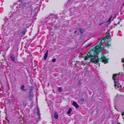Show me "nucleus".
Instances as JSON below:
<instances>
[{
    "mask_svg": "<svg viewBox=\"0 0 124 124\" xmlns=\"http://www.w3.org/2000/svg\"><path fill=\"white\" fill-rule=\"evenodd\" d=\"M36 69H34V70H35Z\"/></svg>",
    "mask_w": 124,
    "mask_h": 124,
    "instance_id": "nucleus-26",
    "label": "nucleus"
},
{
    "mask_svg": "<svg viewBox=\"0 0 124 124\" xmlns=\"http://www.w3.org/2000/svg\"><path fill=\"white\" fill-rule=\"evenodd\" d=\"M48 50H47L45 54L44 57V59L45 60L46 59L48 55Z\"/></svg>",
    "mask_w": 124,
    "mask_h": 124,
    "instance_id": "nucleus-11",
    "label": "nucleus"
},
{
    "mask_svg": "<svg viewBox=\"0 0 124 124\" xmlns=\"http://www.w3.org/2000/svg\"><path fill=\"white\" fill-rule=\"evenodd\" d=\"M84 98H82L78 102L80 104H82L84 102Z\"/></svg>",
    "mask_w": 124,
    "mask_h": 124,
    "instance_id": "nucleus-9",
    "label": "nucleus"
},
{
    "mask_svg": "<svg viewBox=\"0 0 124 124\" xmlns=\"http://www.w3.org/2000/svg\"><path fill=\"white\" fill-rule=\"evenodd\" d=\"M102 24V23H101L100 24V25H101Z\"/></svg>",
    "mask_w": 124,
    "mask_h": 124,
    "instance_id": "nucleus-25",
    "label": "nucleus"
},
{
    "mask_svg": "<svg viewBox=\"0 0 124 124\" xmlns=\"http://www.w3.org/2000/svg\"><path fill=\"white\" fill-rule=\"evenodd\" d=\"M27 103H25L24 102H23V105L25 106H26V105H27Z\"/></svg>",
    "mask_w": 124,
    "mask_h": 124,
    "instance_id": "nucleus-21",
    "label": "nucleus"
},
{
    "mask_svg": "<svg viewBox=\"0 0 124 124\" xmlns=\"http://www.w3.org/2000/svg\"><path fill=\"white\" fill-rule=\"evenodd\" d=\"M92 57L90 58H91V59L90 61L88 62L89 63H90L91 62L95 63L97 65L98 64L99 60L100 59L101 60L100 61V62H104L105 64L108 62V60L107 59H106L104 55L101 56V59L98 58L96 60V59L95 58H93Z\"/></svg>",
    "mask_w": 124,
    "mask_h": 124,
    "instance_id": "nucleus-2",
    "label": "nucleus"
},
{
    "mask_svg": "<svg viewBox=\"0 0 124 124\" xmlns=\"http://www.w3.org/2000/svg\"><path fill=\"white\" fill-rule=\"evenodd\" d=\"M108 40V41L107 42V43H108L107 44V46L108 47V48H109V46H111V45L110 44H109L108 43V42L110 41L111 40V37H110V38H109V39H107Z\"/></svg>",
    "mask_w": 124,
    "mask_h": 124,
    "instance_id": "nucleus-5",
    "label": "nucleus"
},
{
    "mask_svg": "<svg viewBox=\"0 0 124 124\" xmlns=\"http://www.w3.org/2000/svg\"><path fill=\"white\" fill-rule=\"evenodd\" d=\"M121 74L122 75V72H119V73H118L114 74L113 75L112 78H115L116 77V76L117 75H120Z\"/></svg>",
    "mask_w": 124,
    "mask_h": 124,
    "instance_id": "nucleus-8",
    "label": "nucleus"
},
{
    "mask_svg": "<svg viewBox=\"0 0 124 124\" xmlns=\"http://www.w3.org/2000/svg\"><path fill=\"white\" fill-rule=\"evenodd\" d=\"M79 32L81 33V34H82V33H83L84 32L83 30L81 28L79 29Z\"/></svg>",
    "mask_w": 124,
    "mask_h": 124,
    "instance_id": "nucleus-16",
    "label": "nucleus"
},
{
    "mask_svg": "<svg viewBox=\"0 0 124 124\" xmlns=\"http://www.w3.org/2000/svg\"><path fill=\"white\" fill-rule=\"evenodd\" d=\"M25 32L24 31H23L21 32V33L23 35H25Z\"/></svg>",
    "mask_w": 124,
    "mask_h": 124,
    "instance_id": "nucleus-19",
    "label": "nucleus"
},
{
    "mask_svg": "<svg viewBox=\"0 0 124 124\" xmlns=\"http://www.w3.org/2000/svg\"><path fill=\"white\" fill-rule=\"evenodd\" d=\"M37 115H38L39 117H40V111H39V108L38 107L37 108Z\"/></svg>",
    "mask_w": 124,
    "mask_h": 124,
    "instance_id": "nucleus-14",
    "label": "nucleus"
},
{
    "mask_svg": "<svg viewBox=\"0 0 124 124\" xmlns=\"http://www.w3.org/2000/svg\"><path fill=\"white\" fill-rule=\"evenodd\" d=\"M92 44V42H90V43H89V44H88L86 46V47H87L89 46Z\"/></svg>",
    "mask_w": 124,
    "mask_h": 124,
    "instance_id": "nucleus-17",
    "label": "nucleus"
},
{
    "mask_svg": "<svg viewBox=\"0 0 124 124\" xmlns=\"http://www.w3.org/2000/svg\"><path fill=\"white\" fill-rule=\"evenodd\" d=\"M56 61V59L55 58H54V59L53 60H52V62H55V61Z\"/></svg>",
    "mask_w": 124,
    "mask_h": 124,
    "instance_id": "nucleus-22",
    "label": "nucleus"
},
{
    "mask_svg": "<svg viewBox=\"0 0 124 124\" xmlns=\"http://www.w3.org/2000/svg\"><path fill=\"white\" fill-rule=\"evenodd\" d=\"M112 16H111L109 18L108 20V22H109L111 21V18H112Z\"/></svg>",
    "mask_w": 124,
    "mask_h": 124,
    "instance_id": "nucleus-20",
    "label": "nucleus"
},
{
    "mask_svg": "<svg viewBox=\"0 0 124 124\" xmlns=\"http://www.w3.org/2000/svg\"><path fill=\"white\" fill-rule=\"evenodd\" d=\"M58 115L57 112L56 111L54 112V117L55 119H57L58 118Z\"/></svg>",
    "mask_w": 124,
    "mask_h": 124,
    "instance_id": "nucleus-6",
    "label": "nucleus"
},
{
    "mask_svg": "<svg viewBox=\"0 0 124 124\" xmlns=\"http://www.w3.org/2000/svg\"><path fill=\"white\" fill-rule=\"evenodd\" d=\"M24 86L23 85H22L20 88V89L23 91H25V90L24 89Z\"/></svg>",
    "mask_w": 124,
    "mask_h": 124,
    "instance_id": "nucleus-13",
    "label": "nucleus"
},
{
    "mask_svg": "<svg viewBox=\"0 0 124 124\" xmlns=\"http://www.w3.org/2000/svg\"><path fill=\"white\" fill-rule=\"evenodd\" d=\"M124 5V3L123 4V5Z\"/></svg>",
    "mask_w": 124,
    "mask_h": 124,
    "instance_id": "nucleus-27",
    "label": "nucleus"
},
{
    "mask_svg": "<svg viewBox=\"0 0 124 124\" xmlns=\"http://www.w3.org/2000/svg\"><path fill=\"white\" fill-rule=\"evenodd\" d=\"M10 58L11 60L13 62H15V57L13 54H12L10 57Z\"/></svg>",
    "mask_w": 124,
    "mask_h": 124,
    "instance_id": "nucleus-10",
    "label": "nucleus"
},
{
    "mask_svg": "<svg viewBox=\"0 0 124 124\" xmlns=\"http://www.w3.org/2000/svg\"><path fill=\"white\" fill-rule=\"evenodd\" d=\"M122 62H124V59H122ZM123 68L124 69V64H123Z\"/></svg>",
    "mask_w": 124,
    "mask_h": 124,
    "instance_id": "nucleus-18",
    "label": "nucleus"
},
{
    "mask_svg": "<svg viewBox=\"0 0 124 124\" xmlns=\"http://www.w3.org/2000/svg\"><path fill=\"white\" fill-rule=\"evenodd\" d=\"M76 32H77V31H75V32H75V33H76Z\"/></svg>",
    "mask_w": 124,
    "mask_h": 124,
    "instance_id": "nucleus-23",
    "label": "nucleus"
},
{
    "mask_svg": "<svg viewBox=\"0 0 124 124\" xmlns=\"http://www.w3.org/2000/svg\"><path fill=\"white\" fill-rule=\"evenodd\" d=\"M117 24H120V22H119Z\"/></svg>",
    "mask_w": 124,
    "mask_h": 124,
    "instance_id": "nucleus-24",
    "label": "nucleus"
},
{
    "mask_svg": "<svg viewBox=\"0 0 124 124\" xmlns=\"http://www.w3.org/2000/svg\"><path fill=\"white\" fill-rule=\"evenodd\" d=\"M106 36L103 38L101 39L99 44L95 46L94 47L91 48L87 53L85 54L84 56V60H86L90 58L91 57H98L99 54L100 52V50L102 45V41L103 40L104 42H106L107 39H109V37L110 38L109 33L107 32Z\"/></svg>",
    "mask_w": 124,
    "mask_h": 124,
    "instance_id": "nucleus-1",
    "label": "nucleus"
},
{
    "mask_svg": "<svg viewBox=\"0 0 124 124\" xmlns=\"http://www.w3.org/2000/svg\"><path fill=\"white\" fill-rule=\"evenodd\" d=\"M113 79L114 81V82L115 83L114 85L115 88L116 89L118 88L119 87L118 86L119 82L116 80V78H113Z\"/></svg>",
    "mask_w": 124,
    "mask_h": 124,
    "instance_id": "nucleus-3",
    "label": "nucleus"
},
{
    "mask_svg": "<svg viewBox=\"0 0 124 124\" xmlns=\"http://www.w3.org/2000/svg\"><path fill=\"white\" fill-rule=\"evenodd\" d=\"M72 110V109L71 108H69L68 109L67 112V114H70L71 113V112Z\"/></svg>",
    "mask_w": 124,
    "mask_h": 124,
    "instance_id": "nucleus-12",
    "label": "nucleus"
},
{
    "mask_svg": "<svg viewBox=\"0 0 124 124\" xmlns=\"http://www.w3.org/2000/svg\"><path fill=\"white\" fill-rule=\"evenodd\" d=\"M58 91L60 92H62V87H58Z\"/></svg>",
    "mask_w": 124,
    "mask_h": 124,
    "instance_id": "nucleus-15",
    "label": "nucleus"
},
{
    "mask_svg": "<svg viewBox=\"0 0 124 124\" xmlns=\"http://www.w3.org/2000/svg\"><path fill=\"white\" fill-rule=\"evenodd\" d=\"M73 105L76 108H79V106L77 103L75 101H74L72 103Z\"/></svg>",
    "mask_w": 124,
    "mask_h": 124,
    "instance_id": "nucleus-4",
    "label": "nucleus"
},
{
    "mask_svg": "<svg viewBox=\"0 0 124 124\" xmlns=\"http://www.w3.org/2000/svg\"><path fill=\"white\" fill-rule=\"evenodd\" d=\"M31 89H30V91L29 92V100L30 101H31L32 98V96L31 95Z\"/></svg>",
    "mask_w": 124,
    "mask_h": 124,
    "instance_id": "nucleus-7",
    "label": "nucleus"
}]
</instances>
